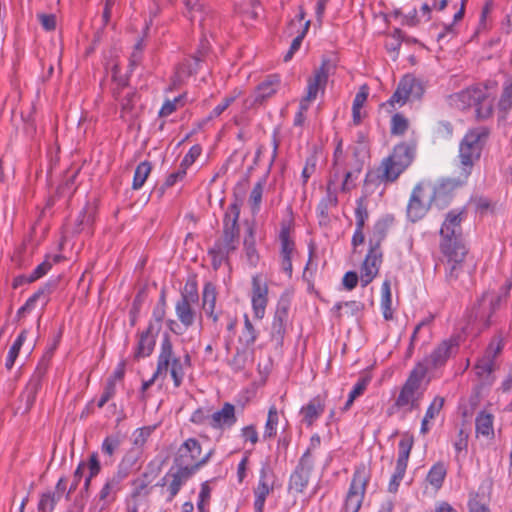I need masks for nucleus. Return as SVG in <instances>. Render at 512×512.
I'll use <instances>...</instances> for the list:
<instances>
[{
    "label": "nucleus",
    "instance_id": "1",
    "mask_svg": "<svg viewBox=\"0 0 512 512\" xmlns=\"http://www.w3.org/2000/svg\"><path fill=\"white\" fill-rule=\"evenodd\" d=\"M497 83L489 80L481 85L464 89L450 96L451 105L464 110L471 106L476 107V117L485 120L492 116Z\"/></svg>",
    "mask_w": 512,
    "mask_h": 512
},
{
    "label": "nucleus",
    "instance_id": "2",
    "mask_svg": "<svg viewBox=\"0 0 512 512\" xmlns=\"http://www.w3.org/2000/svg\"><path fill=\"white\" fill-rule=\"evenodd\" d=\"M240 206L238 203H232L228 206L223 219V234L213 247L209 249L215 268L221 265L228 256L233 253L239 243V225Z\"/></svg>",
    "mask_w": 512,
    "mask_h": 512
},
{
    "label": "nucleus",
    "instance_id": "3",
    "mask_svg": "<svg viewBox=\"0 0 512 512\" xmlns=\"http://www.w3.org/2000/svg\"><path fill=\"white\" fill-rule=\"evenodd\" d=\"M190 364V355L185 354L183 358L176 356L169 335L164 334L160 345L154 377H162V380H164L170 375L174 386L180 387L185 377V370Z\"/></svg>",
    "mask_w": 512,
    "mask_h": 512
},
{
    "label": "nucleus",
    "instance_id": "4",
    "mask_svg": "<svg viewBox=\"0 0 512 512\" xmlns=\"http://www.w3.org/2000/svg\"><path fill=\"white\" fill-rule=\"evenodd\" d=\"M427 372V366L423 363H417L400 389L394 407L402 410L404 413H410L420 407L425 391L423 381Z\"/></svg>",
    "mask_w": 512,
    "mask_h": 512
},
{
    "label": "nucleus",
    "instance_id": "5",
    "mask_svg": "<svg viewBox=\"0 0 512 512\" xmlns=\"http://www.w3.org/2000/svg\"><path fill=\"white\" fill-rule=\"evenodd\" d=\"M490 131L486 127H477L469 130L459 145V158L465 176L481 156L482 149L489 137Z\"/></svg>",
    "mask_w": 512,
    "mask_h": 512
},
{
    "label": "nucleus",
    "instance_id": "6",
    "mask_svg": "<svg viewBox=\"0 0 512 512\" xmlns=\"http://www.w3.org/2000/svg\"><path fill=\"white\" fill-rule=\"evenodd\" d=\"M441 189H437L431 181L423 180L419 182L414 187L407 205L409 220L416 222L423 218L432 205L433 199L441 193Z\"/></svg>",
    "mask_w": 512,
    "mask_h": 512
},
{
    "label": "nucleus",
    "instance_id": "7",
    "mask_svg": "<svg viewBox=\"0 0 512 512\" xmlns=\"http://www.w3.org/2000/svg\"><path fill=\"white\" fill-rule=\"evenodd\" d=\"M414 148L406 143L394 147L392 154L381 164V179L386 182L395 181L400 174L412 163Z\"/></svg>",
    "mask_w": 512,
    "mask_h": 512
},
{
    "label": "nucleus",
    "instance_id": "8",
    "mask_svg": "<svg viewBox=\"0 0 512 512\" xmlns=\"http://www.w3.org/2000/svg\"><path fill=\"white\" fill-rule=\"evenodd\" d=\"M201 452L202 448L198 440L189 438L179 446L174 458V465L183 469L188 468L196 473L209 461L213 454V450H210L201 457Z\"/></svg>",
    "mask_w": 512,
    "mask_h": 512
},
{
    "label": "nucleus",
    "instance_id": "9",
    "mask_svg": "<svg viewBox=\"0 0 512 512\" xmlns=\"http://www.w3.org/2000/svg\"><path fill=\"white\" fill-rule=\"evenodd\" d=\"M504 347L503 339L496 336L488 345L484 355L478 360L474 369L480 381V386H491L495 380L493 375L496 370L495 358L501 353Z\"/></svg>",
    "mask_w": 512,
    "mask_h": 512
},
{
    "label": "nucleus",
    "instance_id": "10",
    "mask_svg": "<svg viewBox=\"0 0 512 512\" xmlns=\"http://www.w3.org/2000/svg\"><path fill=\"white\" fill-rule=\"evenodd\" d=\"M133 463V459H130L128 456L124 457L118 465L117 471L107 478L98 494L99 501L101 502V510L105 509L116 500L117 494L122 490L123 481L130 474V468Z\"/></svg>",
    "mask_w": 512,
    "mask_h": 512
},
{
    "label": "nucleus",
    "instance_id": "11",
    "mask_svg": "<svg viewBox=\"0 0 512 512\" xmlns=\"http://www.w3.org/2000/svg\"><path fill=\"white\" fill-rule=\"evenodd\" d=\"M464 209H453L449 211L440 229V248L446 251L449 248L465 246L462 239L461 223L465 218Z\"/></svg>",
    "mask_w": 512,
    "mask_h": 512
},
{
    "label": "nucleus",
    "instance_id": "12",
    "mask_svg": "<svg viewBox=\"0 0 512 512\" xmlns=\"http://www.w3.org/2000/svg\"><path fill=\"white\" fill-rule=\"evenodd\" d=\"M370 473L365 465L358 466L353 474L348 492L345 497L343 512H358L361 508Z\"/></svg>",
    "mask_w": 512,
    "mask_h": 512
},
{
    "label": "nucleus",
    "instance_id": "13",
    "mask_svg": "<svg viewBox=\"0 0 512 512\" xmlns=\"http://www.w3.org/2000/svg\"><path fill=\"white\" fill-rule=\"evenodd\" d=\"M313 468L314 460L311 455V450L307 449L290 475L288 491L292 493H303L308 486Z\"/></svg>",
    "mask_w": 512,
    "mask_h": 512
},
{
    "label": "nucleus",
    "instance_id": "14",
    "mask_svg": "<svg viewBox=\"0 0 512 512\" xmlns=\"http://www.w3.org/2000/svg\"><path fill=\"white\" fill-rule=\"evenodd\" d=\"M198 299L199 296L196 289L185 290L181 293L180 299L175 303L176 316L185 329L191 327L196 321L197 311L195 306Z\"/></svg>",
    "mask_w": 512,
    "mask_h": 512
},
{
    "label": "nucleus",
    "instance_id": "15",
    "mask_svg": "<svg viewBox=\"0 0 512 512\" xmlns=\"http://www.w3.org/2000/svg\"><path fill=\"white\" fill-rule=\"evenodd\" d=\"M424 93V87L420 80L412 75H405L399 82L389 102L394 105H404L410 99H420Z\"/></svg>",
    "mask_w": 512,
    "mask_h": 512
},
{
    "label": "nucleus",
    "instance_id": "16",
    "mask_svg": "<svg viewBox=\"0 0 512 512\" xmlns=\"http://www.w3.org/2000/svg\"><path fill=\"white\" fill-rule=\"evenodd\" d=\"M268 292L269 288L267 283L262 279L260 274L252 276L251 280V305L254 317L256 319H263L268 305Z\"/></svg>",
    "mask_w": 512,
    "mask_h": 512
},
{
    "label": "nucleus",
    "instance_id": "17",
    "mask_svg": "<svg viewBox=\"0 0 512 512\" xmlns=\"http://www.w3.org/2000/svg\"><path fill=\"white\" fill-rule=\"evenodd\" d=\"M441 252L446 257L445 263V278L446 281L453 285L463 272V261L466 256L467 250L465 246H457L449 248L447 251L441 249Z\"/></svg>",
    "mask_w": 512,
    "mask_h": 512
},
{
    "label": "nucleus",
    "instance_id": "18",
    "mask_svg": "<svg viewBox=\"0 0 512 512\" xmlns=\"http://www.w3.org/2000/svg\"><path fill=\"white\" fill-rule=\"evenodd\" d=\"M280 251L279 261L281 270L288 276L292 277L293 266L292 260L296 255V246L294 240L290 236V227L282 226L279 233Z\"/></svg>",
    "mask_w": 512,
    "mask_h": 512
},
{
    "label": "nucleus",
    "instance_id": "19",
    "mask_svg": "<svg viewBox=\"0 0 512 512\" xmlns=\"http://www.w3.org/2000/svg\"><path fill=\"white\" fill-rule=\"evenodd\" d=\"M332 64L328 59H323L320 67L315 69L312 76L307 80V93L302 100L312 102L320 91L324 92Z\"/></svg>",
    "mask_w": 512,
    "mask_h": 512
},
{
    "label": "nucleus",
    "instance_id": "20",
    "mask_svg": "<svg viewBox=\"0 0 512 512\" xmlns=\"http://www.w3.org/2000/svg\"><path fill=\"white\" fill-rule=\"evenodd\" d=\"M501 297L492 294H484L474 307L471 318L474 321H479L483 328L490 326L493 313L500 307Z\"/></svg>",
    "mask_w": 512,
    "mask_h": 512
},
{
    "label": "nucleus",
    "instance_id": "21",
    "mask_svg": "<svg viewBox=\"0 0 512 512\" xmlns=\"http://www.w3.org/2000/svg\"><path fill=\"white\" fill-rule=\"evenodd\" d=\"M274 479L275 475L271 467L268 464H264L260 469L259 483L254 490L255 512H263L266 498L274 489Z\"/></svg>",
    "mask_w": 512,
    "mask_h": 512
},
{
    "label": "nucleus",
    "instance_id": "22",
    "mask_svg": "<svg viewBox=\"0 0 512 512\" xmlns=\"http://www.w3.org/2000/svg\"><path fill=\"white\" fill-rule=\"evenodd\" d=\"M458 348V340L456 338H449L443 340L432 352L420 363H423L430 369H436L443 366L447 360L456 353Z\"/></svg>",
    "mask_w": 512,
    "mask_h": 512
},
{
    "label": "nucleus",
    "instance_id": "23",
    "mask_svg": "<svg viewBox=\"0 0 512 512\" xmlns=\"http://www.w3.org/2000/svg\"><path fill=\"white\" fill-rule=\"evenodd\" d=\"M382 263V252L377 247H370L361 267L360 281L367 286L377 276Z\"/></svg>",
    "mask_w": 512,
    "mask_h": 512
},
{
    "label": "nucleus",
    "instance_id": "24",
    "mask_svg": "<svg viewBox=\"0 0 512 512\" xmlns=\"http://www.w3.org/2000/svg\"><path fill=\"white\" fill-rule=\"evenodd\" d=\"M195 474L190 469L180 468L173 465L166 476L163 478V481L167 483V491L169 496L167 498L168 501H172L174 497L178 494L181 487Z\"/></svg>",
    "mask_w": 512,
    "mask_h": 512
},
{
    "label": "nucleus",
    "instance_id": "25",
    "mask_svg": "<svg viewBox=\"0 0 512 512\" xmlns=\"http://www.w3.org/2000/svg\"><path fill=\"white\" fill-rule=\"evenodd\" d=\"M236 422L235 406L229 402H225L220 410L208 418V426L219 430L230 429Z\"/></svg>",
    "mask_w": 512,
    "mask_h": 512
},
{
    "label": "nucleus",
    "instance_id": "26",
    "mask_svg": "<svg viewBox=\"0 0 512 512\" xmlns=\"http://www.w3.org/2000/svg\"><path fill=\"white\" fill-rule=\"evenodd\" d=\"M290 308V302L287 298L281 297L278 301L276 311L274 314L271 336L277 341H281L286 331V325L288 322V311Z\"/></svg>",
    "mask_w": 512,
    "mask_h": 512
},
{
    "label": "nucleus",
    "instance_id": "27",
    "mask_svg": "<svg viewBox=\"0 0 512 512\" xmlns=\"http://www.w3.org/2000/svg\"><path fill=\"white\" fill-rule=\"evenodd\" d=\"M57 281H48L42 287H40L31 297L27 299L25 304L20 307L17 311V316L21 317L25 313L31 312L40 303L43 307L49 302L50 294L55 290Z\"/></svg>",
    "mask_w": 512,
    "mask_h": 512
},
{
    "label": "nucleus",
    "instance_id": "28",
    "mask_svg": "<svg viewBox=\"0 0 512 512\" xmlns=\"http://www.w3.org/2000/svg\"><path fill=\"white\" fill-rule=\"evenodd\" d=\"M280 87V78L277 75H269L255 89L253 104L261 105L267 99L275 95Z\"/></svg>",
    "mask_w": 512,
    "mask_h": 512
},
{
    "label": "nucleus",
    "instance_id": "29",
    "mask_svg": "<svg viewBox=\"0 0 512 512\" xmlns=\"http://www.w3.org/2000/svg\"><path fill=\"white\" fill-rule=\"evenodd\" d=\"M187 16L191 21L199 20L203 31L208 27L207 20L211 16L210 9L206 8L199 0H184Z\"/></svg>",
    "mask_w": 512,
    "mask_h": 512
},
{
    "label": "nucleus",
    "instance_id": "30",
    "mask_svg": "<svg viewBox=\"0 0 512 512\" xmlns=\"http://www.w3.org/2000/svg\"><path fill=\"white\" fill-rule=\"evenodd\" d=\"M246 236L243 241V249L247 263L250 267H256L260 260V255L256 249L255 228L253 224H247Z\"/></svg>",
    "mask_w": 512,
    "mask_h": 512
},
{
    "label": "nucleus",
    "instance_id": "31",
    "mask_svg": "<svg viewBox=\"0 0 512 512\" xmlns=\"http://www.w3.org/2000/svg\"><path fill=\"white\" fill-rule=\"evenodd\" d=\"M158 333L159 331H150V328L147 327V329L140 334L134 352L135 359L147 357L152 353Z\"/></svg>",
    "mask_w": 512,
    "mask_h": 512
},
{
    "label": "nucleus",
    "instance_id": "32",
    "mask_svg": "<svg viewBox=\"0 0 512 512\" xmlns=\"http://www.w3.org/2000/svg\"><path fill=\"white\" fill-rule=\"evenodd\" d=\"M200 58L194 56L189 60H185L176 68L175 74L172 79V87L170 89L181 85L187 78L197 71Z\"/></svg>",
    "mask_w": 512,
    "mask_h": 512
},
{
    "label": "nucleus",
    "instance_id": "33",
    "mask_svg": "<svg viewBox=\"0 0 512 512\" xmlns=\"http://www.w3.org/2000/svg\"><path fill=\"white\" fill-rule=\"evenodd\" d=\"M493 420L494 416L491 413L486 411L478 413L475 419L476 434L478 437L482 436L490 439L494 436Z\"/></svg>",
    "mask_w": 512,
    "mask_h": 512
},
{
    "label": "nucleus",
    "instance_id": "34",
    "mask_svg": "<svg viewBox=\"0 0 512 512\" xmlns=\"http://www.w3.org/2000/svg\"><path fill=\"white\" fill-rule=\"evenodd\" d=\"M324 407L325 405L321 397H314L301 409L303 421L308 425L313 424V422L323 413Z\"/></svg>",
    "mask_w": 512,
    "mask_h": 512
},
{
    "label": "nucleus",
    "instance_id": "35",
    "mask_svg": "<svg viewBox=\"0 0 512 512\" xmlns=\"http://www.w3.org/2000/svg\"><path fill=\"white\" fill-rule=\"evenodd\" d=\"M216 297V287L212 283H206L202 293L203 310L214 322L218 320V315L214 313Z\"/></svg>",
    "mask_w": 512,
    "mask_h": 512
},
{
    "label": "nucleus",
    "instance_id": "36",
    "mask_svg": "<svg viewBox=\"0 0 512 512\" xmlns=\"http://www.w3.org/2000/svg\"><path fill=\"white\" fill-rule=\"evenodd\" d=\"M497 108L502 117L505 118L512 109V79L507 78L502 84L500 98Z\"/></svg>",
    "mask_w": 512,
    "mask_h": 512
},
{
    "label": "nucleus",
    "instance_id": "37",
    "mask_svg": "<svg viewBox=\"0 0 512 512\" xmlns=\"http://www.w3.org/2000/svg\"><path fill=\"white\" fill-rule=\"evenodd\" d=\"M42 377H43V372L37 371L31 377V379L29 380V382L26 386L24 396L26 398V404H27L28 408H30L34 404V402L36 400V396H37L39 390L41 389Z\"/></svg>",
    "mask_w": 512,
    "mask_h": 512
},
{
    "label": "nucleus",
    "instance_id": "38",
    "mask_svg": "<svg viewBox=\"0 0 512 512\" xmlns=\"http://www.w3.org/2000/svg\"><path fill=\"white\" fill-rule=\"evenodd\" d=\"M381 310L385 320H391L393 318L392 305V294L391 285L389 280H385L381 286Z\"/></svg>",
    "mask_w": 512,
    "mask_h": 512
},
{
    "label": "nucleus",
    "instance_id": "39",
    "mask_svg": "<svg viewBox=\"0 0 512 512\" xmlns=\"http://www.w3.org/2000/svg\"><path fill=\"white\" fill-rule=\"evenodd\" d=\"M447 474V469L442 462L435 463L429 470L426 480L435 489L441 488Z\"/></svg>",
    "mask_w": 512,
    "mask_h": 512
},
{
    "label": "nucleus",
    "instance_id": "40",
    "mask_svg": "<svg viewBox=\"0 0 512 512\" xmlns=\"http://www.w3.org/2000/svg\"><path fill=\"white\" fill-rule=\"evenodd\" d=\"M413 446L412 437H403L398 444V458L396 461V467L406 470L410 452Z\"/></svg>",
    "mask_w": 512,
    "mask_h": 512
},
{
    "label": "nucleus",
    "instance_id": "41",
    "mask_svg": "<svg viewBox=\"0 0 512 512\" xmlns=\"http://www.w3.org/2000/svg\"><path fill=\"white\" fill-rule=\"evenodd\" d=\"M27 334V330H22L21 333L16 338V340L14 341V343L12 344V346L10 347L5 362V367L8 370L12 369V367L14 366L15 360L19 355L20 349L23 343L26 341Z\"/></svg>",
    "mask_w": 512,
    "mask_h": 512
},
{
    "label": "nucleus",
    "instance_id": "42",
    "mask_svg": "<svg viewBox=\"0 0 512 512\" xmlns=\"http://www.w3.org/2000/svg\"><path fill=\"white\" fill-rule=\"evenodd\" d=\"M86 468L88 469V475L86 476L84 481V489L88 491L92 479L96 477L101 471V464L98 458V454L96 452H93L89 456V460L88 462H86Z\"/></svg>",
    "mask_w": 512,
    "mask_h": 512
},
{
    "label": "nucleus",
    "instance_id": "43",
    "mask_svg": "<svg viewBox=\"0 0 512 512\" xmlns=\"http://www.w3.org/2000/svg\"><path fill=\"white\" fill-rule=\"evenodd\" d=\"M258 337V332L254 328L247 315L244 317V327L242 329L239 341L246 347L253 345Z\"/></svg>",
    "mask_w": 512,
    "mask_h": 512
},
{
    "label": "nucleus",
    "instance_id": "44",
    "mask_svg": "<svg viewBox=\"0 0 512 512\" xmlns=\"http://www.w3.org/2000/svg\"><path fill=\"white\" fill-rule=\"evenodd\" d=\"M388 226L387 220H379L375 223L369 240L370 247H377L380 249V244L387 234Z\"/></svg>",
    "mask_w": 512,
    "mask_h": 512
},
{
    "label": "nucleus",
    "instance_id": "45",
    "mask_svg": "<svg viewBox=\"0 0 512 512\" xmlns=\"http://www.w3.org/2000/svg\"><path fill=\"white\" fill-rule=\"evenodd\" d=\"M151 169V164L148 161H143L136 167L132 184L134 190H138L144 185Z\"/></svg>",
    "mask_w": 512,
    "mask_h": 512
},
{
    "label": "nucleus",
    "instance_id": "46",
    "mask_svg": "<svg viewBox=\"0 0 512 512\" xmlns=\"http://www.w3.org/2000/svg\"><path fill=\"white\" fill-rule=\"evenodd\" d=\"M121 443L122 436L120 434L109 435L103 440L101 451L105 456L112 458L115 452L118 451Z\"/></svg>",
    "mask_w": 512,
    "mask_h": 512
},
{
    "label": "nucleus",
    "instance_id": "47",
    "mask_svg": "<svg viewBox=\"0 0 512 512\" xmlns=\"http://www.w3.org/2000/svg\"><path fill=\"white\" fill-rule=\"evenodd\" d=\"M59 500V495L53 491L42 493L38 503V512H52Z\"/></svg>",
    "mask_w": 512,
    "mask_h": 512
},
{
    "label": "nucleus",
    "instance_id": "48",
    "mask_svg": "<svg viewBox=\"0 0 512 512\" xmlns=\"http://www.w3.org/2000/svg\"><path fill=\"white\" fill-rule=\"evenodd\" d=\"M338 203L337 193L332 189V183L327 186L326 196L319 203L318 209L322 216H327V211Z\"/></svg>",
    "mask_w": 512,
    "mask_h": 512
},
{
    "label": "nucleus",
    "instance_id": "49",
    "mask_svg": "<svg viewBox=\"0 0 512 512\" xmlns=\"http://www.w3.org/2000/svg\"><path fill=\"white\" fill-rule=\"evenodd\" d=\"M404 35L402 30L399 28H395L393 32L390 34L389 39L387 40L385 47L389 53H394L395 56L398 55L400 50Z\"/></svg>",
    "mask_w": 512,
    "mask_h": 512
},
{
    "label": "nucleus",
    "instance_id": "50",
    "mask_svg": "<svg viewBox=\"0 0 512 512\" xmlns=\"http://www.w3.org/2000/svg\"><path fill=\"white\" fill-rule=\"evenodd\" d=\"M278 425V412L275 406H271L265 425L264 437L271 438L276 435Z\"/></svg>",
    "mask_w": 512,
    "mask_h": 512
},
{
    "label": "nucleus",
    "instance_id": "51",
    "mask_svg": "<svg viewBox=\"0 0 512 512\" xmlns=\"http://www.w3.org/2000/svg\"><path fill=\"white\" fill-rule=\"evenodd\" d=\"M148 485H149V480H148V476L146 474L133 480L132 492H131L132 497L138 498L141 496H146L149 492Z\"/></svg>",
    "mask_w": 512,
    "mask_h": 512
},
{
    "label": "nucleus",
    "instance_id": "52",
    "mask_svg": "<svg viewBox=\"0 0 512 512\" xmlns=\"http://www.w3.org/2000/svg\"><path fill=\"white\" fill-rule=\"evenodd\" d=\"M437 189H441V193L435 199H433V203L438 208H444L450 201L451 195H450V184L449 183H433Z\"/></svg>",
    "mask_w": 512,
    "mask_h": 512
},
{
    "label": "nucleus",
    "instance_id": "53",
    "mask_svg": "<svg viewBox=\"0 0 512 512\" xmlns=\"http://www.w3.org/2000/svg\"><path fill=\"white\" fill-rule=\"evenodd\" d=\"M263 194V185L258 182L254 185L249 196V204L251 206L252 213L255 214L260 209V204Z\"/></svg>",
    "mask_w": 512,
    "mask_h": 512
},
{
    "label": "nucleus",
    "instance_id": "54",
    "mask_svg": "<svg viewBox=\"0 0 512 512\" xmlns=\"http://www.w3.org/2000/svg\"><path fill=\"white\" fill-rule=\"evenodd\" d=\"M356 227L364 228L365 222L368 219L367 204L364 198L357 200V206L355 209Z\"/></svg>",
    "mask_w": 512,
    "mask_h": 512
},
{
    "label": "nucleus",
    "instance_id": "55",
    "mask_svg": "<svg viewBox=\"0 0 512 512\" xmlns=\"http://www.w3.org/2000/svg\"><path fill=\"white\" fill-rule=\"evenodd\" d=\"M166 309L163 308V305H157L152 313V320L149 322L148 328L150 331H159L162 327V321L165 317Z\"/></svg>",
    "mask_w": 512,
    "mask_h": 512
},
{
    "label": "nucleus",
    "instance_id": "56",
    "mask_svg": "<svg viewBox=\"0 0 512 512\" xmlns=\"http://www.w3.org/2000/svg\"><path fill=\"white\" fill-rule=\"evenodd\" d=\"M453 133V127L448 121H440L433 128L435 139H448Z\"/></svg>",
    "mask_w": 512,
    "mask_h": 512
},
{
    "label": "nucleus",
    "instance_id": "57",
    "mask_svg": "<svg viewBox=\"0 0 512 512\" xmlns=\"http://www.w3.org/2000/svg\"><path fill=\"white\" fill-rule=\"evenodd\" d=\"M183 98H184V96L180 95L178 97H175L173 100L167 99L163 103L161 109L159 110V116L167 117V116L171 115L174 111H176L178 106L182 105Z\"/></svg>",
    "mask_w": 512,
    "mask_h": 512
},
{
    "label": "nucleus",
    "instance_id": "58",
    "mask_svg": "<svg viewBox=\"0 0 512 512\" xmlns=\"http://www.w3.org/2000/svg\"><path fill=\"white\" fill-rule=\"evenodd\" d=\"M444 405V398L436 396L426 410L424 418L432 421L439 415Z\"/></svg>",
    "mask_w": 512,
    "mask_h": 512
},
{
    "label": "nucleus",
    "instance_id": "59",
    "mask_svg": "<svg viewBox=\"0 0 512 512\" xmlns=\"http://www.w3.org/2000/svg\"><path fill=\"white\" fill-rule=\"evenodd\" d=\"M407 129V119L400 114H395L391 120V133L395 135H402L406 132Z\"/></svg>",
    "mask_w": 512,
    "mask_h": 512
},
{
    "label": "nucleus",
    "instance_id": "60",
    "mask_svg": "<svg viewBox=\"0 0 512 512\" xmlns=\"http://www.w3.org/2000/svg\"><path fill=\"white\" fill-rule=\"evenodd\" d=\"M52 263L49 260L43 261L41 264H39L33 272L27 277V282H33L45 274L51 269Z\"/></svg>",
    "mask_w": 512,
    "mask_h": 512
},
{
    "label": "nucleus",
    "instance_id": "61",
    "mask_svg": "<svg viewBox=\"0 0 512 512\" xmlns=\"http://www.w3.org/2000/svg\"><path fill=\"white\" fill-rule=\"evenodd\" d=\"M116 392L115 382L114 380H108L105 385L104 391L98 401L97 406L102 408L114 395Z\"/></svg>",
    "mask_w": 512,
    "mask_h": 512
},
{
    "label": "nucleus",
    "instance_id": "62",
    "mask_svg": "<svg viewBox=\"0 0 512 512\" xmlns=\"http://www.w3.org/2000/svg\"><path fill=\"white\" fill-rule=\"evenodd\" d=\"M37 19L42 28L46 31H53L56 28V16L54 14L38 13Z\"/></svg>",
    "mask_w": 512,
    "mask_h": 512
},
{
    "label": "nucleus",
    "instance_id": "63",
    "mask_svg": "<svg viewBox=\"0 0 512 512\" xmlns=\"http://www.w3.org/2000/svg\"><path fill=\"white\" fill-rule=\"evenodd\" d=\"M200 154H201L200 146H198V145L192 146L189 149L188 153L182 159V161L180 163L181 167H183L187 170V168L195 162V160L200 156Z\"/></svg>",
    "mask_w": 512,
    "mask_h": 512
},
{
    "label": "nucleus",
    "instance_id": "64",
    "mask_svg": "<svg viewBox=\"0 0 512 512\" xmlns=\"http://www.w3.org/2000/svg\"><path fill=\"white\" fill-rule=\"evenodd\" d=\"M468 510L469 512H490L487 504L479 499L478 495H473L470 497L468 501Z\"/></svg>",
    "mask_w": 512,
    "mask_h": 512
}]
</instances>
